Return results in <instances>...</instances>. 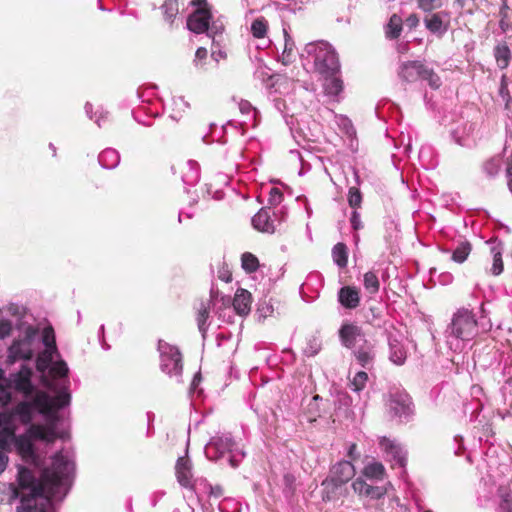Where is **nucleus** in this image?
I'll return each mask as SVG.
<instances>
[{"label": "nucleus", "instance_id": "473e14b6", "mask_svg": "<svg viewBox=\"0 0 512 512\" xmlns=\"http://www.w3.org/2000/svg\"><path fill=\"white\" fill-rule=\"evenodd\" d=\"M332 257L334 263L339 268H345L348 263V250L344 243H337L332 249Z\"/></svg>", "mask_w": 512, "mask_h": 512}, {"label": "nucleus", "instance_id": "7ed1b4c3", "mask_svg": "<svg viewBox=\"0 0 512 512\" xmlns=\"http://www.w3.org/2000/svg\"><path fill=\"white\" fill-rule=\"evenodd\" d=\"M479 319L468 309L458 310L452 319L450 332L447 335V345L451 352H464L472 350L476 345V336L479 330L488 331L492 325L486 315L484 305L480 306Z\"/></svg>", "mask_w": 512, "mask_h": 512}, {"label": "nucleus", "instance_id": "f704fd0d", "mask_svg": "<svg viewBox=\"0 0 512 512\" xmlns=\"http://www.w3.org/2000/svg\"><path fill=\"white\" fill-rule=\"evenodd\" d=\"M471 249V244L468 241H462L453 250L451 259L454 262L461 264L466 261L471 252Z\"/></svg>", "mask_w": 512, "mask_h": 512}, {"label": "nucleus", "instance_id": "a18cd8bd", "mask_svg": "<svg viewBox=\"0 0 512 512\" xmlns=\"http://www.w3.org/2000/svg\"><path fill=\"white\" fill-rule=\"evenodd\" d=\"M268 24L263 18L255 19L251 24V33L255 38H263L267 33Z\"/></svg>", "mask_w": 512, "mask_h": 512}, {"label": "nucleus", "instance_id": "c03bdc74", "mask_svg": "<svg viewBox=\"0 0 512 512\" xmlns=\"http://www.w3.org/2000/svg\"><path fill=\"white\" fill-rule=\"evenodd\" d=\"M348 204L352 210H358L362 205V194L356 186L350 187L348 190Z\"/></svg>", "mask_w": 512, "mask_h": 512}, {"label": "nucleus", "instance_id": "c756f323", "mask_svg": "<svg viewBox=\"0 0 512 512\" xmlns=\"http://www.w3.org/2000/svg\"><path fill=\"white\" fill-rule=\"evenodd\" d=\"M363 476L368 479L383 480L386 476V470L381 462H371L365 465L362 470Z\"/></svg>", "mask_w": 512, "mask_h": 512}, {"label": "nucleus", "instance_id": "bb28decb", "mask_svg": "<svg viewBox=\"0 0 512 512\" xmlns=\"http://www.w3.org/2000/svg\"><path fill=\"white\" fill-rule=\"evenodd\" d=\"M324 81V92L325 95L330 97L334 101H339V95L343 91V82L340 78L333 76H323Z\"/></svg>", "mask_w": 512, "mask_h": 512}, {"label": "nucleus", "instance_id": "0e129e2a", "mask_svg": "<svg viewBox=\"0 0 512 512\" xmlns=\"http://www.w3.org/2000/svg\"><path fill=\"white\" fill-rule=\"evenodd\" d=\"M11 394L7 388L0 385V406H5L9 403Z\"/></svg>", "mask_w": 512, "mask_h": 512}, {"label": "nucleus", "instance_id": "13d9d810", "mask_svg": "<svg viewBox=\"0 0 512 512\" xmlns=\"http://www.w3.org/2000/svg\"><path fill=\"white\" fill-rule=\"evenodd\" d=\"M167 357V360L174 363V369L176 370V374L180 373L182 369L181 365V354H164Z\"/></svg>", "mask_w": 512, "mask_h": 512}, {"label": "nucleus", "instance_id": "393cba45", "mask_svg": "<svg viewBox=\"0 0 512 512\" xmlns=\"http://www.w3.org/2000/svg\"><path fill=\"white\" fill-rule=\"evenodd\" d=\"M31 370L23 367L16 375L14 380L15 389L25 395H30L33 391V385L31 383Z\"/></svg>", "mask_w": 512, "mask_h": 512}, {"label": "nucleus", "instance_id": "1a4fd4ad", "mask_svg": "<svg viewBox=\"0 0 512 512\" xmlns=\"http://www.w3.org/2000/svg\"><path fill=\"white\" fill-rule=\"evenodd\" d=\"M38 355L39 358L37 359V369L44 373L45 369L48 368L47 375L43 374L42 376L43 384L51 390H56L57 387L55 381L67 377L69 369L66 362L60 360L48 367V364L52 360V354Z\"/></svg>", "mask_w": 512, "mask_h": 512}, {"label": "nucleus", "instance_id": "f03ea898", "mask_svg": "<svg viewBox=\"0 0 512 512\" xmlns=\"http://www.w3.org/2000/svg\"><path fill=\"white\" fill-rule=\"evenodd\" d=\"M64 472L54 463L52 468L44 469L39 479L32 471L21 467L18 472V488L14 496L20 498L17 512H51L52 498L62 483Z\"/></svg>", "mask_w": 512, "mask_h": 512}, {"label": "nucleus", "instance_id": "f3484780", "mask_svg": "<svg viewBox=\"0 0 512 512\" xmlns=\"http://www.w3.org/2000/svg\"><path fill=\"white\" fill-rule=\"evenodd\" d=\"M175 474L178 483L187 489L194 488L192 465L187 456L179 457L175 465Z\"/></svg>", "mask_w": 512, "mask_h": 512}, {"label": "nucleus", "instance_id": "ddd939ff", "mask_svg": "<svg viewBox=\"0 0 512 512\" xmlns=\"http://www.w3.org/2000/svg\"><path fill=\"white\" fill-rule=\"evenodd\" d=\"M48 419L47 425L31 424L28 429L29 435L35 440H40L48 444H52L56 441L59 435L56 432V425L59 420L57 414L52 416H46Z\"/></svg>", "mask_w": 512, "mask_h": 512}, {"label": "nucleus", "instance_id": "de8ad7c7", "mask_svg": "<svg viewBox=\"0 0 512 512\" xmlns=\"http://www.w3.org/2000/svg\"><path fill=\"white\" fill-rule=\"evenodd\" d=\"M493 264L490 269L491 273L495 276L500 275L503 272V260L500 251H496V248H492Z\"/></svg>", "mask_w": 512, "mask_h": 512}, {"label": "nucleus", "instance_id": "dca6fc26", "mask_svg": "<svg viewBox=\"0 0 512 512\" xmlns=\"http://www.w3.org/2000/svg\"><path fill=\"white\" fill-rule=\"evenodd\" d=\"M211 20V10L195 9L187 18V28L196 34L206 33Z\"/></svg>", "mask_w": 512, "mask_h": 512}, {"label": "nucleus", "instance_id": "0eeeda50", "mask_svg": "<svg viewBox=\"0 0 512 512\" xmlns=\"http://www.w3.org/2000/svg\"><path fill=\"white\" fill-rule=\"evenodd\" d=\"M287 212L284 207L271 211L270 208H261L253 217V227L264 233L273 234L280 230V226L285 222Z\"/></svg>", "mask_w": 512, "mask_h": 512}, {"label": "nucleus", "instance_id": "20e7f679", "mask_svg": "<svg viewBox=\"0 0 512 512\" xmlns=\"http://www.w3.org/2000/svg\"><path fill=\"white\" fill-rule=\"evenodd\" d=\"M308 57L313 62L314 70L322 76H333L340 69L338 56L333 47L326 42L306 45Z\"/></svg>", "mask_w": 512, "mask_h": 512}, {"label": "nucleus", "instance_id": "8fccbe9b", "mask_svg": "<svg viewBox=\"0 0 512 512\" xmlns=\"http://www.w3.org/2000/svg\"><path fill=\"white\" fill-rule=\"evenodd\" d=\"M223 41L224 40H219L218 44L216 43L214 45V40H212L211 57L216 62H219L220 59H225L227 57L226 51L223 49Z\"/></svg>", "mask_w": 512, "mask_h": 512}, {"label": "nucleus", "instance_id": "09e8293b", "mask_svg": "<svg viewBox=\"0 0 512 512\" xmlns=\"http://www.w3.org/2000/svg\"><path fill=\"white\" fill-rule=\"evenodd\" d=\"M368 380V375L364 371H360L356 373L353 380L351 381V387L354 391L359 392L364 389L366 382Z\"/></svg>", "mask_w": 512, "mask_h": 512}, {"label": "nucleus", "instance_id": "4468645a", "mask_svg": "<svg viewBox=\"0 0 512 512\" xmlns=\"http://www.w3.org/2000/svg\"><path fill=\"white\" fill-rule=\"evenodd\" d=\"M212 311L223 322H232L231 298L219 293L218 290L211 288L209 299Z\"/></svg>", "mask_w": 512, "mask_h": 512}, {"label": "nucleus", "instance_id": "72a5a7b5", "mask_svg": "<svg viewBox=\"0 0 512 512\" xmlns=\"http://www.w3.org/2000/svg\"><path fill=\"white\" fill-rule=\"evenodd\" d=\"M363 285L369 295L377 294L380 289V282L376 273L373 271L366 272L363 276Z\"/></svg>", "mask_w": 512, "mask_h": 512}, {"label": "nucleus", "instance_id": "774afa93", "mask_svg": "<svg viewBox=\"0 0 512 512\" xmlns=\"http://www.w3.org/2000/svg\"><path fill=\"white\" fill-rule=\"evenodd\" d=\"M191 4L196 7L195 9L211 10L207 0H192Z\"/></svg>", "mask_w": 512, "mask_h": 512}, {"label": "nucleus", "instance_id": "f257e3e1", "mask_svg": "<svg viewBox=\"0 0 512 512\" xmlns=\"http://www.w3.org/2000/svg\"><path fill=\"white\" fill-rule=\"evenodd\" d=\"M0 352H59L55 328L47 319H34L26 305L10 301L0 306Z\"/></svg>", "mask_w": 512, "mask_h": 512}, {"label": "nucleus", "instance_id": "3c124183", "mask_svg": "<svg viewBox=\"0 0 512 512\" xmlns=\"http://www.w3.org/2000/svg\"><path fill=\"white\" fill-rule=\"evenodd\" d=\"M212 445H214L217 449L221 451L225 450H231L234 446V442L231 438H222V437H215L213 438Z\"/></svg>", "mask_w": 512, "mask_h": 512}, {"label": "nucleus", "instance_id": "a211bd4d", "mask_svg": "<svg viewBox=\"0 0 512 512\" xmlns=\"http://www.w3.org/2000/svg\"><path fill=\"white\" fill-rule=\"evenodd\" d=\"M352 488L359 496H364L372 500H379L387 494L386 487L369 485L361 478H357L353 481Z\"/></svg>", "mask_w": 512, "mask_h": 512}, {"label": "nucleus", "instance_id": "603ef678", "mask_svg": "<svg viewBox=\"0 0 512 512\" xmlns=\"http://www.w3.org/2000/svg\"><path fill=\"white\" fill-rule=\"evenodd\" d=\"M273 311L274 308L270 302L264 300L258 303L257 312L259 314V317L267 318L268 316L272 315Z\"/></svg>", "mask_w": 512, "mask_h": 512}, {"label": "nucleus", "instance_id": "6ab92c4d", "mask_svg": "<svg viewBox=\"0 0 512 512\" xmlns=\"http://www.w3.org/2000/svg\"><path fill=\"white\" fill-rule=\"evenodd\" d=\"M338 301L346 309H355L360 304L359 289L354 286H344L338 291Z\"/></svg>", "mask_w": 512, "mask_h": 512}, {"label": "nucleus", "instance_id": "412c9836", "mask_svg": "<svg viewBox=\"0 0 512 512\" xmlns=\"http://www.w3.org/2000/svg\"><path fill=\"white\" fill-rule=\"evenodd\" d=\"M411 404V398L406 392L396 391L390 394L389 407L395 415L407 413Z\"/></svg>", "mask_w": 512, "mask_h": 512}, {"label": "nucleus", "instance_id": "9d476101", "mask_svg": "<svg viewBox=\"0 0 512 512\" xmlns=\"http://www.w3.org/2000/svg\"><path fill=\"white\" fill-rule=\"evenodd\" d=\"M238 108L241 114L246 117V120L237 122L235 120H229L224 126L223 130L228 133L229 130H233L239 135L243 136L246 132V126L251 124L253 127L257 125L258 110L252 106V104L244 99H241L238 103Z\"/></svg>", "mask_w": 512, "mask_h": 512}, {"label": "nucleus", "instance_id": "4c0bfd02", "mask_svg": "<svg viewBox=\"0 0 512 512\" xmlns=\"http://www.w3.org/2000/svg\"><path fill=\"white\" fill-rule=\"evenodd\" d=\"M35 406L34 403L29 402H20L15 407V414L19 416L20 421L23 424H28L32 420V407Z\"/></svg>", "mask_w": 512, "mask_h": 512}, {"label": "nucleus", "instance_id": "a19ab883", "mask_svg": "<svg viewBox=\"0 0 512 512\" xmlns=\"http://www.w3.org/2000/svg\"><path fill=\"white\" fill-rule=\"evenodd\" d=\"M241 266L246 273H253L259 267L258 258L250 252H245L241 256Z\"/></svg>", "mask_w": 512, "mask_h": 512}, {"label": "nucleus", "instance_id": "ea45409f", "mask_svg": "<svg viewBox=\"0 0 512 512\" xmlns=\"http://www.w3.org/2000/svg\"><path fill=\"white\" fill-rule=\"evenodd\" d=\"M402 31V20L397 15H392L386 28V36L390 39H396Z\"/></svg>", "mask_w": 512, "mask_h": 512}, {"label": "nucleus", "instance_id": "052dcab7", "mask_svg": "<svg viewBox=\"0 0 512 512\" xmlns=\"http://www.w3.org/2000/svg\"><path fill=\"white\" fill-rule=\"evenodd\" d=\"M319 400H322V398L319 396V395H315L311 402L309 403L308 407H309V412L314 416H319V409H318V401ZM312 420H315V418H313Z\"/></svg>", "mask_w": 512, "mask_h": 512}, {"label": "nucleus", "instance_id": "6e6552de", "mask_svg": "<svg viewBox=\"0 0 512 512\" xmlns=\"http://www.w3.org/2000/svg\"><path fill=\"white\" fill-rule=\"evenodd\" d=\"M64 385L55 397L49 396L45 392H38L33 403L39 412L45 416L57 414L56 410L61 409L70 403L71 395L67 390L68 381H64Z\"/></svg>", "mask_w": 512, "mask_h": 512}, {"label": "nucleus", "instance_id": "9b49d317", "mask_svg": "<svg viewBox=\"0 0 512 512\" xmlns=\"http://www.w3.org/2000/svg\"><path fill=\"white\" fill-rule=\"evenodd\" d=\"M451 14L446 10L425 14L423 24L427 31L437 38H442L449 30Z\"/></svg>", "mask_w": 512, "mask_h": 512}, {"label": "nucleus", "instance_id": "37998d69", "mask_svg": "<svg viewBox=\"0 0 512 512\" xmlns=\"http://www.w3.org/2000/svg\"><path fill=\"white\" fill-rule=\"evenodd\" d=\"M500 508L503 512H512V491L507 487L499 488Z\"/></svg>", "mask_w": 512, "mask_h": 512}, {"label": "nucleus", "instance_id": "39448f33", "mask_svg": "<svg viewBox=\"0 0 512 512\" xmlns=\"http://www.w3.org/2000/svg\"><path fill=\"white\" fill-rule=\"evenodd\" d=\"M355 467L351 461H339L330 469L329 476L323 480V500L330 501L336 491L355 476Z\"/></svg>", "mask_w": 512, "mask_h": 512}, {"label": "nucleus", "instance_id": "864d4df0", "mask_svg": "<svg viewBox=\"0 0 512 512\" xmlns=\"http://www.w3.org/2000/svg\"><path fill=\"white\" fill-rule=\"evenodd\" d=\"M283 194L279 188L273 187L270 189L268 203L271 206H277L281 203Z\"/></svg>", "mask_w": 512, "mask_h": 512}, {"label": "nucleus", "instance_id": "2eb2a0df", "mask_svg": "<svg viewBox=\"0 0 512 512\" xmlns=\"http://www.w3.org/2000/svg\"><path fill=\"white\" fill-rule=\"evenodd\" d=\"M452 139L456 144L462 147L471 148L476 145L477 133L474 123H464L451 132Z\"/></svg>", "mask_w": 512, "mask_h": 512}, {"label": "nucleus", "instance_id": "69168bd1", "mask_svg": "<svg viewBox=\"0 0 512 512\" xmlns=\"http://www.w3.org/2000/svg\"><path fill=\"white\" fill-rule=\"evenodd\" d=\"M98 340H99V342L101 344V348L103 350H109L111 348L110 345H108L105 340V327L103 324L99 327V330H98Z\"/></svg>", "mask_w": 512, "mask_h": 512}, {"label": "nucleus", "instance_id": "a878e982", "mask_svg": "<svg viewBox=\"0 0 512 512\" xmlns=\"http://www.w3.org/2000/svg\"><path fill=\"white\" fill-rule=\"evenodd\" d=\"M211 310L212 308L209 300L207 302L202 301L197 309L196 321L198 325V330L203 338H205V334L210 325V322H208V320L210 317Z\"/></svg>", "mask_w": 512, "mask_h": 512}, {"label": "nucleus", "instance_id": "79ce46f5", "mask_svg": "<svg viewBox=\"0 0 512 512\" xmlns=\"http://www.w3.org/2000/svg\"><path fill=\"white\" fill-rule=\"evenodd\" d=\"M417 7L424 14L439 11L443 6V0H416Z\"/></svg>", "mask_w": 512, "mask_h": 512}, {"label": "nucleus", "instance_id": "e2e57ef3", "mask_svg": "<svg viewBox=\"0 0 512 512\" xmlns=\"http://www.w3.org/2000/svg\"><path fill=\"white\" fill-rule=\"evenodd\" d=\"M505 173H506L508 188H509L510 192L512 193V157L507 159Z\"/></svg>", "mask_w": 512, "mask_h": 512}, {"label": "nucleus", "instance_id": "4d7b16f0", "mask_svg": "<svg viewBox=\"0 0 512 512\" xmlns=\"http://www.w3.org/2000/svg\"><path fill=\"white\" fill-rule=\"evenodd\" d=\"M158 352H180L179 348L167 343L164 340H159L157 345Z\"/></svg>", "mask_w": 512, "mask_h": 512}, {"label": "nucleus", "instance_id": "c85d7f7f", "mask_svg": "<svg viewBox=\"0 0 512 512\" xmlns=\"http://www.w3.org/2000/svg\"><path fill=\"white\" fill-rule=\"evenodd\" d=\"M502 158L500 156H493L482 164V172L489 179L497 177L501 171Z\"/></svg>", "mask_w": 512, "mask_h": 512}, {"label": "nucleus", "instance_id": "338daca9", "mask_svg": "<svg viewBox=\"0 0 512 512\" xmlns=\"http://www.w3.org/2000/svg\"><path fill=\"white\" fill-rule=\"evenodd\" d=\"M340 126L346 131V133L354 132V128L352 122L347 117L341 116L340 118Z\"/></svg>", "mask_w": 512, "mask_h": 512}, {"label": "nucleus", "instance_id": "7c9ffc66", "mask_svg": "<svg viewBox=\"0 0 512 512\" xmlns=\"http://www.w3.org/2000/svg\"><path fill=\"white\" fill-rule=\"evenodd\" d=\"M87 117L93 120L99 128H101L108 120V112L102 107H99L93 112V105L90 102H86L84 106Z\"/></svg>", "mask_w": 512, "mask_h": 512}, {"label": "nucleus", "instance_id": "e433bc0d", "mask_svg": "<svg viewBox=\"0 0 512 512\" xmlns=\"http://www.w3.org/2000/svg\"><path fill=\"white\" fill-rule=\"evenodd\" d=\"M161 10L165 21L173 23L175 17L179 12V5L177 0H165L161 5Z\"/></svg>", "mask_w": 512, "mask_h": 512}, {"label": "nucleus", "instance_id": "c9c22d12", "mask_svg": "<svg viewBox=\"0 0 512 512\" xmlns=\"http://www.w3.org/2000/svg\"><path fill=\"white\" fill-rule=\"evenodd\" d=\"M284 32V49L281 54V59L283 64L287 65L290 62H292L294 57V48L295 44L291 36L287 33L286 29L283 30Z\"/></svg>", "mask_w": 512, "mask_h": 512}, {"label": "nucleus", "instance_id": "bf43d9fd", "mask_svg": "<svg viewBox=\"0 0 512 512\" xmlns=\"http://www.w3.org/2000/svg\"><path fill=\"white\" fill-rule=\"evenodd\" d=\"M208 51L204 47H199L195 53L194 63L196 66H202V61L207 58Z\"/></svg>", "mask_w": 512, "mask_h": 512}, {"label": "nucleus", "instance_id": "aec40b11", "mask_svg": "<svg viewBox=\"0 0 512 512\" xmlns=\"http://www.w3.org/2000/svg\"><path fill=\"white\" fill-rule=\"evenodd\" d=\"M339 335L343 345L348 349H352L356 342L363 338L361 328L355 324L342 325Z\"/></svg>", "mask_w": 512, "mask_h": 512}, {"label": "nucleus", "instance_id": "b1692460", "mask_svg": "<svg viewBox=\"0 0 512 512\" xmlns=\"http://www.w3.org/2000/svg\"><path fill=\"white\" fill-rule=\"evenodd\" d=\"M181 179L185 186H194L200 179V166L194 160H188L183 168Z\"/></svg>", "mask_w": 512, "mask_h": 512}, {"label": "nucleus", "instance_id": "4be33fe9", "mask_svg": "<svg viewBox=\"0 0 512 512\" xmlns=\"http://www.w3.org/2000/svg\"><path fill=\"white\" fill-rule=\"evenodd\" d=\"M251 293L245 289H238L233 300L231 301L232 313L243 316L247 315L251 309Z\"/></svg>", "mask_w": 512, "mask_h": 512}, {"label": "nucleus", "instance_id": "5701e85b", "mask_svg": "<svg viewBox=\"0 0 512 512\" xmlns=\"http://www.w3.org/2000/svg\"><path fill=\"white\" fill-rule=\"evenodd\" d=\"M381 449L391 457L399 466L404 467L406 464V458L402 453V449L399 445L394 443L387 437H382L379 441Z\"/></svg>", "mask_w": 512, "mask_h": 512}, {"label": "nucleus", "instance_id": "49530a36", "mask_svg": "<svg viewBox=\"0 0 512 512\" xmlns=\"http://www.w3.org/2000/svg\"><path fill=\"white\" fill-rule=\"evenodd\" d=\"M495 57L500 68H506L509 64L510 50L506 46L496 48Z\"/></svg>", "mask_w": 512, "mask_h": 512}, {"label": "nucleus", "instance_id": "6e6d98bb", "mask_svg": "<svg viewBox=\"0 0 512 512\" xmlns=\"http://www.w3.org/2000/svg\"><path fill=\"white\" fill-rule=\"evenodd\" d=\"M206 193L208 196L215 200H221L224 197V192L222 189L216 188L213 189V184H206Z\"/></svg>", "mask_w": 512, "mask_h": 512}, {"label": "nucleus", "instance_id": "58836bf2", "mask_svg": "<svg viewBox=\"0 0 512 512\" xmlns=\"http://www.w3.org/2000/svg\"><path fill=\"white\" fill-rule=\"evenodd\" d=\"M499 94L503 101H505V110L507 111V116L512 118V97L510 95L507 78L505 76H503L501 79Z\"/></svg>", "mask_w": 512, "mask_h": 512}, {"label": "nucleus", "instance_id": "423d86ee", "mask_svg": "<svg viewBox=\"0 0 512 512\" xmlns=\"http://www.w3.org/2000/svg\"><path fill=\"white\" fill-rule=\"evenodd\" d=\"M401 79L406 82H415L418 79L427 81L432 89H438L442 82L434 70L421 61H407L401 64L398 72Z\"/></svg>", "mask_w": 512, "mask_h": 512}, {"label": "nucleus", "instance_id": "f8f14e48", "mask_svg": "<svg viewBox=\"0 0 512 512\" xmlns=\"http://www.w3.org/2000/svg\"><path fill=\"white\" fill-rule=\"evenodd\" d=\"M152 93L148 89H138L136 92V99L140 105L132 110V117L134 120L144 126H151V122L147 121V117L156 118L160 115L158 110L152 108V103L148 99Z\"/></svg>", "mask_w": 512, "mask_h": 512}, {"label": "nucleus", "instance_id": "5fc2aeb1", "mask_svg": "<svg viewBox=\"0 0 512 512\" xmlns=\"http://www.w3.org/2000/svg\"><path fill=\"white\" fill-rule=\"evenodd\" d=\"M349 221H350L351 228L354 231H358L364 227V225L361 221L360 213L358 212V210H352Z\"/></svg>", "mask_w": 512, "mask_h": 512}, {"label": "nucleus", "instance_id": "2f4dec72", "mask_svg": "<svg viewBox=\"0 0 512 512\" xmlns=\"http://www.w3.org/2000/svg\"><path fill=\"white\" fill-rule=\"evenodd\" d=\"M225 30L224 22L221 17H218L216 19H213L209 22V29L206 31V34L214 40V45L219 40H224L223 38V32Z\"/></svg>", "mask_w": 512, "mask_h": 512}, {"label": "nucleus", "instance_id": "cd10ccee", "mask_svg": "<svg viewBox=\"0 0 512 512\" xmlns=\"http://www.w3.org/2000/svg\"><path fill=\"white\" fill-rule=\"evenodd\" d=\"M98 162L104 169H115L120 163V154L114 148H106L99 154Z\"/></svg>", "mask_w": 512, "mask_h": 512}, {"label": "nucleus", "instance_id": "680f3d73", "mask_svg": "<svg viewBox=\"0 0 512 512\" xmlns=\"http://www.w3.org/2000/svg\"><path fill=\"white\" fill-rule=\"evenodd\" d=\"M371 318L368 317V321L374 326L381 325V312L378 308H370Z\"/></svg>", "mask_w": 512, "mask_h": 512}]
</instances>
